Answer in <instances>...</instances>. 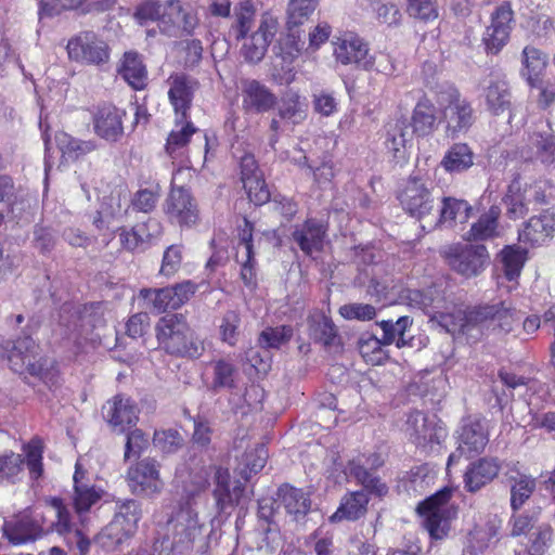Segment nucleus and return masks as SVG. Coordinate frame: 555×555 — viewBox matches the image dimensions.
<instances>
[{
  "instance_id": "e2e57ef3",
  "label": "nucleus",
  "mask_w": 555,
  "mask_h": 555,
  "mask_svg": "<svg viewBox=\"0 0 555 555\" xmlns=\"http://www.w3.org/2000/svg\"><path fill=\"white\" fill-rule=\"evenodd\" d=\"M384 345L383 338L367 336L360 340L359 350L366 363L379 365L386 359V352L383 349Z\"/></svg>"
},
{
  "instance_id": "5701e85b",
  "label": "nucleus",
  "mask_w": 555,
  "mask_h": 555,
  "mask_svg": "<svg viewBox=\"0 0 555 555\" xmlns=\"http://www.w3.org/2000/svg\"><path fill=\"white\" fill-rule=\"evenodd\" d=\"M210 470L202 460L191 459L177 468L175 482L185 495L191 496L207 488Z\"/></svg>"
},
{
  "instance_id": "9d476101",
  "label": "nucleus",
  "mask_w": 555,
  "mask_h": 555,
  "mask_svg": "<svg viewBox=\"0 0 555 555\" xmlns=\"http://www.w3.org/2000/svg\"><path fill=\"white\" fill-rule=\"evenodd\" d=\"M126 480L132 494L144 498H155L165 487L159 463L150 457L131 464L127 469Z\"/></svg>"
},
{
  "instance_id": "ea45409f",
  "label": "nucleus",
  "mask_w": 555,
  "mask_h": 555,
  "mask_svg": "<svg viewBox=\"0 0 555 555\" xmlns=\"http://www.w3.org/2000/svg\"><path fill=\"white\" fill-rule=\"evenodd\" d=\"M369 498L365 491H356L345 495L337 511L330 517L332 522L356 520L366 512Z\"/></svg>"
},
{
  "instance_id": "393cba45",
  "label": "nucleus",
  "mask_w": 555,
  "mask_h": 555,
  "mask_svg": "<svg viewBox=\"0 0 555 555\" xmlns=\"http://www.w3.org/2000/svg\"><path fill=\"white\" fill-rule=\"evenodd\" d=\"M489 259L487 249L482 245L452 248L448 254L449 264L464 276L478 274Z\"/></svg>"
},
{
  "instance_id": "4c0bfd02",
  "label": "nucleus",
  "mask_w": 555,
  "mask_h": 555,
  "mask_svg": "<svg viewBox=\"0 0 555 555\" xmlns=\"http://www.w3.org/2000/svg\"><path fill=\"white\" fill-rule=\"evenodd\" d=\"M162 232V227L156 220H149L146 223L138 224L132 230L122 229L119 233L120 243L128 250H135L142 247L152 238L157 237Z\"/></svg>"
},
{
  "instance_id": "69168bd1",
  "label": "nucleus",
  "mask_w": 555,
  "mask_h": 555,
  "mask_svg": "<svg viewBox=\"0 0 555 555\" xmlns=\"http://www.w3.org/2000/svg\"><path fill=\"white\" fill-rule=\"evenodd\" d=\"M331 34L332 27L325 21H320L312 26L308 33V44L305 55L310 56L318 52L328 41Z\"/></svg>"
},
{
  "instance_id": "a19ab883",
  "label": "nucleus",
  "mask_w": 555,
  "mask_h": 555,
  "mask_svg": "<svg viewBox=\"0 0 555 555\" xmlns=\"http://www.w3.org/2000/svg\"><path fill=\"white\" fill-rule=\"evenodd\" d=\"M482 98L487 111L492 115H500L509 109L511 94L506 82L503 80L490 81L483 88Z\"/></svg>"
},
{
  "instance_id": "c9c22d12",
  "label": "nucleus",
  "mask_w": 555,
  "mask_h": 555,
  "mask_svg": "<svg viewBox=\"0 0 555 555\" xmlns=\"http://www.w3.org/2000/svg\"><path fill=\"white\" fill-rule=\"evenodd\" d=\"M243 486L241 481H233L228 469L216 470V488L214 491L217 505L221 511L235 504H240L243 498Z\"/></svg>"
},
{
  "instance_id": "aec40b11",
  "label": "nucleus",
  "mask_w": 555,
  "mask_h": 555,
  "mask_svg": "<svg viewBox=\"0 0 555 555\" xmlns=\"http://www.w3.org/2000/svg\"><path fill=\"white\" fill-rule=\"evenodd\" d=\"M47 508L50 514L56 517L54 524L56 531L64 535V540L69 547H76L79 555H87L90 548V540L82 530L74 528L69 521V513L64 506L61 499L53 498Z\"/></svg>"
},
{
  "instance_id": "774afa93",
  "label": "nucleus",
  "mask_w": 555,
  "mask_h": 555,
  "mask_svg": "<svg viewBox=\"0 0 555 555\" xmlns=\"http://www.w3.org/2000/svg\"><path fill=\"white\" fill-rule=\"evenodd\" d=\"M240 323L241 319L237 312L228 311L224 313L219 324V334L223 343L230 346L237 343Z\"/></svg>"
},
{
  "instance_id": "20e7f679",
  "label": "nucleus",
  "mask_w": 555,
  "mask_h": 555,
  "mask_svg": "<svg viewBox=\"0 0 555 555\" xmlns=\"http://www.w3.org/2000/svg\"><path fill=\"white\" fill-rule=\"evenodd\" d=\"M455 490L454 487H444L417 505L422 525L433 539H443L450 530L451 520L457 513L451 503Z\"/></svg>"
},
{
  "instance_id": "8fccbe9b",
  "label": "nucleus",
  "mask_w": 555,
  "mask_h": 555,
  "mask_svg": "<svg viewBox=\"0 0 555 555\" xmlns=\"http://www.w3.org/2000/svg\"><path fill=\"white\" fill-rule=\"evenodd\" d=\"M500 214V208L492 206L487 214L482 215L479 220L472 225L464 237L468 241H483L499 235L498 218Z\"/></svg>"
},
{
  "instance_id": "5fc2aeb1",
  "label": "nucleus",
  "mask_w": 555,
  "mask_h": 555,
  "mask_svg": "<svg viewBox=\"0 0 555 555\" xmlns=\"http://www.w3.org/2000/svg\"><path fill=\"white\" fill-rule=\"evenodd\" d=\"M318 2L319 0H289L285 25L291 28H300L313 14Z\"/></svg>"
},
{
  "instance_id": "58836bf2",
  "label": "nucleus",
  "mask_w": 555,
  "mask_h": 555,
  "mask_svg": "<svg viewBox=\"0 0 555 555\" xmlns=\"http://www.w3.org/2000/svg\"><path fill=\"white\" fill-rule=\"evenodd\" d=\"M118 72L133 89L142 90L146 86L147 70L138 53L126 52L120 62Z\"/></svg>"
},
{
  "instance_id": "7c9ffc66",
  "label": "nucleus",
  "mask_w": 555,
  "mask_h": 555,
  "mask_svg": "<svg viewBox=\"0 0 555 555\" xmlns=\"http://www.w3.org/2000/svg\"><path fill=\"white\" fill-rule=\"evenodd\" d=\"M276 102L275 95L257 80H247L242 89V106L247 113H264Z\"/></svg>"
},
{
  "instance_id": "c85d7f7f",
  "label": "nucleus",
  "mask_w": 555,
  "mask_h": 555,
  "mask_svg": "<svg viewBox=\"0 0 555 555\" xmlns=\"http://www.w3.org/2000/svg\"><path fill=\"white\" fill-rule=\"evenodd\" d=\"M125 112L113 105L98 108L93 117L94 132L106 141H117L124 131L122 117Z\"/></svg>"
},
{
  "instance_id": "bb28decb",
  "label": "nucleus",
  "mask_w": 555,
  "mask_h": 555,
  "mask_svg": "<svg viewBox=\"0 0 555 555\" xmlns=\"http://www.w3.org/2000/svg\"><path fill=\"white\" fill-rule=\"evenodd\" d=\"M241 180L249 201L255 205L269 201L270 192L253 155H245L241 159Z\"/></svg>"
},
{
  "instance_id": "13d9d810",
  "label": "nucleus",
  "mask_w": 555,
  "mask_h": 555,
  "mask_svg": "<svg viewBox=\"0 0 555 555\" xmlns=\"http://www.w3.org/2000/svg\"><path fill=\"white\" fill-rule=\"evenodd\" d=\"M501 260L506 279L514 281L519 276L524 267L526 251L520 247L507 246L501 251Z\"/></svg>"
},
{
  "instance_id": "f8f14e48",
  "label": "nucleus",
  "mask_w": 555,
  "mask_h": 555,
  "mask_svg": "<svg viewBox=\"0 0 555 555\" xmlns=\"http://www.w3.org/2000/svg\"><path fill=\"white\" fill-rule=\"evenodd\" d=\"M90 464L91 456L87 454L80 456L75 465L73 504L76 513L79 515L89 512L92 506L107 495L106 491L102 488L89 483L91 475Z\"/></svg>"
},
{
  "instance_id": "6e6552de",
  "label": "nucleus",
  "mask_w": 555,
  "mask_h": 555,
  "mask_svg": "<svg viewBox=\"0 0 555 555\" xmlns=\"http://www.w3.org/2000/svg\"><path fill=\"white\" fill-rule=\"evenodd\" d=\"M305 41L300 28H291L285 25V30L273 46V54L280 62V68L274 65L272 78L280 85H288L294 81L296 73L294 69L295 61L305 54Z\"/></svg>"
},
{
  "instance_id": "864d4df0",
  "label": "nucleus",
  "mask_w": 555,
  "mask_h": 555,
  "mask_svg": "<svg viewBox=\"0 0 555 555\" xmlns=\"http://www.w3.org/2000/svg\"><path fill=\"white\" fill-rule=\"evenodd\" d=\"M470 207L464 201L444 198L440 211V224L452 228L457 223H465L469 218Z\"/></svg>"
},
{
  "instance_id": "f3484780",
  "label": "nucleus",
  "mask_w": 555,
  "mask_h": 555,
  "mask_svg": "<svg viewBox=\"0 0 555 555\" xmlns=\"http://www.w3.org/2000/svg\"><path fill=\"white\" fill-rule=\"evenodd\" d=\"M195 292L196 285L191 281H184L173 287L142 289L140 295L152 305L157 313H160L168 309H179Z\"/></svg>"
},
{
  "instance_id": "423d86ee",
  "label": "nucleus",
  "mask_w": 555,
  "mask_h": 555,
  "mask_svg": "<svg viewBox=\"0 0 555 555\" xmlns=\"http://www.w3.org/2000/svg\"><path fill=\"white\" fill-rule=\"evenodd\" d=\"M555 203V185L548 181H539L530 185H522L519 180H514L507 189L504 197L506 211L509 218L518 219L529 210V204Z\"/></svg>"
},
{
  "instance_id": "4468645a",
  "label": "nucleus",
  "mask_w": 555,
  "mask_h": 555,
  "mask_svg": "<svg viewBox=\"0 0 555 555\" xmlns=\"http://www.w3.org/2000/svg\"><path fill=\"white\" fill-rule=\"evenodd\" d=\"M489 442L487 422L468 418L462 425L457 437V452L450 454L447 469L459 461L460 455L474 456L481 453Z\"/></svg>"
},
{
  "instance_id": "1a4fd4ad",
  "label": "nucleus",
  "mask_w": 555,
  "mask_h": 555,
  "mask_svg": "<svg viewBox=\"0 0 555 555\" xmlns=\"http://www.w3.org/2000/svg\"><path fill=\"white\" fill-rule=\"evenodd\" d=\"M38 347L30 337L20 338L7 347V359L11 369L20 374L29 373L38 376L46 384H54L55 371L53 366H46L47 360L38 358Z\"/></svg>"
},
{
  "instance_id": "e433bc0d",
  "label": "nucleus",
  "mask_w": 555,
  "mask_h": 555,
  "mask_svg": "<svg viewBox=\"0 0 555 555\" xmlns=\"http://www.w3.org/2000/svg\"><path fill=\"white\" fill-rule=\"evenodd\" d=\"M195 131V127L190 121L176 116L175 128L169 133L166 144V151L173 162L183 163L186 145Z\"/></svg>"
},
{
  "instance_id": "b1692460",
  "label": "nucleus",
  "mask_w": 555,
  "mask_h": 555,
  "mask_svg": "<svg viewBox=\"0 0 555 555\" xmlns=\"http://www.w3.org/2000/svg\"><path fill=\"white\" fill-rule=\"evenodd\" d=\"M402 207L417 218L425 217L431 209L434 198L426 183L420 178H411L400 194Z\"/></svg>"
},
{
  "instance_id": "f257e3e1",
  "label": "nucleus",
  "mask_w": 555,
  "mask_h": 555,
  "mask_svg": "<svg viewBox=\"0 0 555 555\" xmlns=\"http://www.w3.org/2000/svg\"><path fill=\"white\" fill-rule=\"evenodd\" d=\"M410 305L423 309L430 322L453 336H465L477 341L486 331L500 330L508 333L517 321L516 311L504 304L480 307L467 312L462 305L438 288L426 292L409 291Z\"/></svg>"
},
{
  "instance_id": "2eb2a0df",
  "label": "nucleus",
  "mask_w": 555,
  "mask_h": 555,
  "mask_svg": "<svg viewBox=\"0 0 555 555\" xmlns=\"http://www.w3.org/2000/svg\"><path fill=\"white\" fill-rule=\"evenodd\" d=\"M46 516L38 508L26 511L3 524V534L11 544L20 545L40 538Z\"/></svg>"
},
{
  "instance_id": "a878e982",
  "label": "nucleus",
  "mask_w": 555,
  "mask_h": 555,
  "mask_svg": "<svg viewBox=\"0 0 555 555\" xmlns=\"http://www.w3.org/2000/svg\"><path fill=\"white\" fill-rule=\"evenodd\" d=\"M165 212L172 222L180 225L196 223L198 214L189 192L182 188H172L165 204Z\"/></svg>"
},
{
  "instance_id": "ddd939ff",
  "label": "nucleus",
  "mask_w": 555,
  "mask_h": 555,
  "mask_svg": "<svg viewBox=\"0 0 555 555\" xmlns=\"http://www.w3.org/2000/svg\"><path fill=\"white\" fill-rule=\"evenodd\" d=\"M404 431L417 448L425 451L433 450L434 446L440 444L447 437L443 424L435 416H427L422 412L409 415Z\"/></svg>"
},
{
  "instance_id": "bf43d9fd",
  "label": "nucleus",
  "mask_w": 555,
  "mask_h": 555,
  "mask_svg": "<svg viewBox=\"0 0 555 555\" xmlns=\"http://www.w3.org/2000/svg\"><path fill=\"white\" fill-rule=\"evenodd\" d=\"M411 325L412 320L409 317H401L396 322L382 321L379 326L383 330L384 344L390 345L396 341L399 348L403 347L405 345L404 333Z\"/></svg>"
},
{
  "instance_id": "7ed1b4c3",
  "label": "nucleus",
  "mask_w": 555,
  "mask_h": 555,
  "mask_svg": "<svg viewBox=\"0 0 555 555\" xmlns=\"http://www.w3.org/2000/svg\"><path fill=\"white\" fill-rule=\"evenodd\" d=\"M157 341L166 352L197 358L204 351L203 341L180 314L163 317L156 325Z\"/></svg>"
},
{
  "instance_id": "9b49d317",
  "label": "nucleus",
  "mask_w": 555,
  "mask_h": 555,
  "mask_svg": "<svg viewBox=\"0 0 555 555\" xmlns=\"http://www.w3.org/2000/svg\"><path fill=\"white\" fill-rule=\"evenodd\" d=\"M435 102L443 115L448 128L453 132L468 128L473 121V111L468 103L461 99L459 91L449 83L438 87L435 92Z\"/></svg>"
},
{
  "instance_id": "052dcab7",
  "label": "nucleus",
  "mask_w": 555,
  "mask_h": 555,
  "mask_svg": "<svg viewBox=\"0 0 555 555\" xmlns=\"http://www.w3.org/2000/svg\"><path fill=\"white\" fill-rule=\"evenodd\" d=\"M212 372L211 387L214 389L231 388L234 386L235 367L225 360H217L211 362Z\"/></svg>"
},
{
  "instance_id": "c756f323",
  "label": "nucleus",
  "mask_w": 555,
  "mask_h": 555,
  "mask_svg": "<svg viewBox=\"0 0 555 555\" xmlns=\"http://www.w3.org/2000/svg\"><path fill=\"white\" fill-rule=\"evenodd\" d=\"M169 525L181 542H192L202 534L203 524L194 505L188 502L181 505L175 515L170 518Z\"/></svg>"
},
{
  "instance_id": "f03ea898",
  "label": "nucleus",
  "mask_w": 555,
  "mask_h": 555,
  "mask_svg": "<svg viewBox=\"0 0 555 555\" xmlns=\"http://www.w3.org/2000/svg\"><path fill=\"white\" fill-rule=\"evenodd\" d=\"M134 17L141 25L156 22L169 35H191L199 23L195 10L180 0H145L138 5Z\"/></svg>"
},
{
  "instance_id": "6e6d98bb",
  "label": "nucleus",
  "mask_w": 555,
  "mask_h": 555,
  "mask_svg": "<svg viewBox=\"0 0 555 555\" xmlns=\"http://www.w3.org/2000/svg\"><path fill=\"white\" fill-rule=\"evenodd\" d=\"M281 503L286 512L294 515L306 514L310 507L307 494L294 487L284 486L279 491Z\"/></svg>"
},
{
  "instance_id": "473e14b6",
  "label": "nucleus",
  "mask_w": 555,
  "mask_h": 555,
  "mask_svg": "<svg viewBox=\"0 0 555 555\" xmlns=\"http://www.w3.org/2000/svg\"><path fill=\"white\" fill-rule=\"evenodd\" d=\"M383 463L384 459L379 453L374 452L371 454H359L349 462L347 469L349 474L353 475L362 485L374 488L379 495H383L387 492L386 486L378 481L374 485L375 480L369 473L370 470L382 466Z\"/></svg>"
},
{
  "instance_id": "39448f33",
  "label": "nucleus",
  "mask_w": 555,
  "mask_h": 555,
  "mask_svg": "<svg viewBox=\"0 0 555 555\" xmlns=\"http://www.w3.org/2000/svg\"><path fill=\"white\" fill-rule=\"evenodd\" d=\"M23 455L12 451L0 454V482L16 483L23 479L24 464L29 477L39 479L43 474V442L33 438L22 447Z\"/></svg>"
},
{
  "instance_id": "3c124183",
  "label": "nucleus",
  "mask_w": 555,
  "mask_h": 555,
  "mask_svg": "<svg viewBox=\"0 0 555 555\" xmlns=\"http://www.w3.org/2000/svg\"><path fill=\"white\" fill-rule=\"evenodd\" d=\"M307 107L306 100L298 92L289 90L282 98L279 114L281 118L297 125L306 119Z\"/></svg>"
},
{
  "instance_id": "49530a36",
  "label": "nucleus",
  "mask_w": 555,
  "mask_h": 555,
  "mask_svg": "<svg viewBox=\"0 0 555 555\" xmlns=\"http://www.w3.org/2000/svg\"><path fill=\"white\" fill-rule=\"evenodd\" d=\"M522 75L530 87H537L539 79L547 66V55L533 47H526L522 51Z\"/></svg>"
},
{
  "instance_id": "a211bd4d",
  "label": "nucleus",
  "mask_w": 555,
  "mask_h": 555,
  "mask_svg": "<svg viewBox=\"0 0 555 555\" xmlns=\"http://www.w3.org/2000/svg\"><path fill=\"white\" fill-rule=\"evenodd\" d=\"M334 57L343 65H354L359 68L372 66V57L367 44L353 33H345L334 41Z\"/></svg>"
},
{
  "instance_id": "79ce46f5",
  "label": "nucleus",
  "mask_w": 555,
  "mask_h": 555,
  "mask_svg": "<svg viewBox=\"0 0 555 555\" xmlns=\"http://www.w3.org/2000/svg\"><path fill=\"white\" fill-rule=\"evenodd\" d=\"M236 259L242 264L241 276L247 286L254 284V259L251 245V224L245 220V229L242 231L237 245Z\"/></svg>"
},
{
  "instance_id": "c03bdc74",
  "label": "nucleus",
  "mask_w": 555,
  "mask_h": 555,
  "mask_svg": "<svg viewBox=\"0 0 555 555\" xmlns=\"http://www.w3.org/2000/svg\"><path fill=\"white\" fill-rule=\"evenodd\" d=\"M324 233L322 224L308 221L294 232V238L305 254L312 256L322 249Z\"/></svg>"
},
{
  "instance_id": "4be33fe9",
  "label": "nucleus",
  "mask_w": 555,
  "mask_h": 555,
  "mask_svg": "<svg viewBox=\"0 0 555 555\" xmlns=\"http://www.w3.org/2000/svg\"><path fill=\"white\" fill-rule=\"evenodd\" d=\"M102 412L106 422L118 433L126 431L139 420V410L134 402L120 395L108 400L103 405Z\"/></svg>"
},
{
  "instance_id": "4d7b16f0",
  "label": "nucleus",
  "mask_w": 555,
  "mask_h": 555,
  "mask_svg": "<svg viewBox=\"0 0 555 555\" xmlns=\"http://www.w3.org/2000/svg\"><path fill=\"white\" fill-rule=\"evenodd\" d=\"M535 489V480L527 475L511 478V505L514 511L519 509L531 496Z\"/></svg>"
},
{
  "instance_id": "603ef678",
  "label": "nucleus",
  "mask_w": 555,
  "mask_h": 555,
  "mask_svg": "<svg viewBox=\"0 0 555 555\" xmlns=\"http://www.w3.org/2000/svg\"><path fill=\"white\" fill-rule=\"evenodd\" d=\"M268 456L266 447L256 444L243 454L236 470L244 480H248L253 474H258L266 466Z\"/></svg>"
},
{
  "instance_id": "09e8293b",
  "label": "nucleus",
  "mask_w": 555,
  "mask_h": 555,
  "mask_svg": "<svg viewBox=\"0 0 555 555\" xmlns=\"http://www.w3.org/2000/svg\"><path fill=\"white\" fill-rule=\"evenodd\" d=\"M55 144L65 163L73 162L95 149L93 142L77 140L63 131L55 134Z\"/></svg>"
},
{
  "instance_id": "6ab92c4d",
  "label": "nucleus",
  "mask_w": 555,
  "mask_h": 555,
  "mask_svg": "<svg viewBox=\"0 0 555 555\" xmlns=\"http://www.w3.org/2000/svg\"><path fill=\"white\" fill-rule=\"evenodd\" d=\"M278 27L279 21L275 16L269 13L261 16L258 29L249 37L245 36L244 38L242 54L247 62L258 63L264 57Z\"/></svg>"
},
{
  "instance_id": "412c9836",
  "label": "nucleus",
  "mask_w": 555,
  "mask_h": 555,
  "mask_svg": "<svg viewBox=\"0 0 555 555\" xmlns=\"http://www.w3.org/2000/svg\"><path fill=\"white\" fill-rule=\"evenodd\" d=\"M513 11L508 4H502L491 14L490 24L482 36L486 49L498 53L508 41L512 30Z\"/></svg>"
},
{
  "instance_id": "0e129e2a",
  "label": "nucleus",
  "mask_w": 555,
  "mask_h": 555,
  "mask_svg": "<svg viewBox=\"0 0 555 555\" xmlns=\"http://www.w3.org/2000/svg\"><path fill=\"white\" fill-rule=\"evenodd\" d=\"M122 211L120 195H112L106 202H103L98 218L94 219V224L98 229L109 228L112 221L119 217Z\"/></svg>"
},
{
  "instance_id": "cd10ccee",
  "label": "nucleus",
  "mask_w": 555,
  "mask_h": 555,
  "mask_svg": "<svg viewBox=\"0 0 555 555\" xmlns=\"http://www.w3.org/2000/svg\"><path fill=\"white\" fill-rule=\"evenodd\" d=\"M412 131L405 118H397L387 125L386 147L398 163H405L410 156Z\"/></svg>"
},
{
  "instance_id": "de8ad7c7",
  "label": "nucleus",
  "mask_w": 555,
  "mask_h": 555,
  "mask_svg": "<svg viewBox=\"0 0 555 555\" xmlns=\"http://www.w3.org/2000/svg\"><path fill=\"white\" fill-rule=\"evenodd\" d=\"M438 105L428 99L420 101L413 112V132L420 137L431 133L436 126Z\"/></svg>"
},
{
  "instance_id": "2f4dec72",
  "label": "nucleus",
  "mask_w": 555,
  "mask_h": 555,
  "mask_svg": "<svg viewBox=\"0 0 555 555\" xmlns=\"http://www.w3.org/2000/svg\"><path fill=\"white\" fill-rule=\"evenodd\" d=\"M168 96L176 116L186 119L196 82L183 75H173L168 79Z\"/></svg>"
},
{
  "instance_id": "dca6fc26",
  "label": "nucleus",
  "mask_w": 555,
  "mask_h": 555,
  "mask_svg": "<svg viewBox=\"0 0 555 555\" xmlns=\"http://www.w3.org/2000/svg\"><path fill=\"white\" fill-rule=\"evenodd\" d=\"M68 57L86 64H101L108 60V47L93 33H80L68 40Z\"/></svg>"
},
{
  "instance_id": "f704fd0d",
  "label": "nucleus",
  "mask_w": 555,
  "mask_h": 555,
  "mask_svg": "<svg viewBox=\"0 0 555 555\" xmlns=\"http://www.w3.org/2000/svg\"><path fill=\"white\" fill-rule=\"evenodd\" d=\"M555 232V216L544 212L532 217L519 232V240L531 245H541L551 240Z\"/></svg>"
},
{
  "instance_id": "0eeeda50",
  "label": "nucleus",
  "mask_w": 555,
  "mask_h": 555,
  "mask_svg": "<svg viewBox=\"0 0 555 555\" xmlns=\"http://www.w3.org/2000/svg\"><path fill=\"white\" fill-rule=\"evenodd\" d=\"M141 519L140 504L134 500L124 501L113 520L98 535V544L106 552H113L134 534Z\"/></svg>"
},
{
  "instance_id": "338daca9",
  "label": "nucleus",
  "mask_w": 555,
  "mask_h": 555,
  "mask_svg": "<svg viewBox=\"0 0 555 555\" xmlns=\"http://www.w3.org/2000/svg\"><path fill=\"white\" fill-rule=\"evenodd\" d=\"M293 336L291 326L282 325L264 328L259 336V344L267 348H279Z\"/></svg>"
},
{
  "instance_id": "37998d69",
  "label": "nucleus",
  "mask_w": 555,
  "mask_h": 555,
  "mask_svg": "<svg viewBox=\"0 0 555 555\" xmlns=\"http://www.w3.org/2000/svg\"><path fill=\"white\" fill-rule=\"evenodd\" d=\"M528 160H539L543 165H551L555 162V135L551 132L533 133L529 139Z\"/></svg>"
},
{
  "instance_id": "72a5a7b5",
  "label": "nucleus",
  "mask_w": 555,
  "mask_h": 555,
  "mask_svg": "<svg viewBox=\"0 0 555 555\" xmlns=\"http://www.w3.org/2000/svg\"><path fill=\"white\" fill-rule=\"evenodd\" d=\"M500 463L493 457H482L472 463L464 475L467 491L476 492L491 482L500 472Z\"/></svg>"
},
{
  "instance_id": "a18cd8bd",
  "label": "nucleus",
  "mask_w": 555,
  "mask_h": 555,
  "mask_svg": "<svg viewBox=\"0 0 555 555\" xmlns=\"http://www.w3.org/2000/svg\"><path fill=\"white\" fill-rule=\"evenodd\" d=\"M474 164V155L470 147L465 143L453 144L444 154L440 165L450 173L462 172Z\"/></svg>"
},
{
  "instance_id": "680f3d73",
  "label": "nucleus",
  "mask_w": 555,
  "mask_h": 555,
  "mask_svg": "<svg viewBox=\"0 0 555 555\" xmlns=\"http://www.w3.org/2000/svg\"><path fill=\"white\" fill-rule=\"evenodd\" d=\"M310 334L314 339L328 345L334 339L336 331L331 319L324 313H315L310 318Z\"/></svg>"
}]
</instances>
